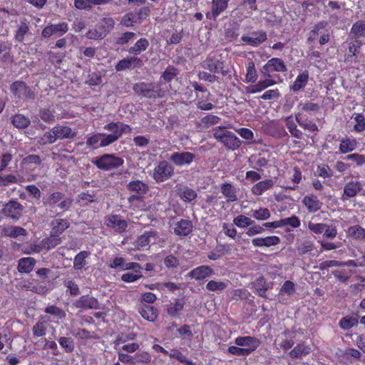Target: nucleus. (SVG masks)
<instances>
[{
    "label": "nucleus",
    "mask_w": 365,
    "mask_h": 365,
    "mask_svg": "<svg viewBox=\"0 0 365 365\" xmlns=\"http://www.w3.org/2000/svg\"><path fill=\"white\" fill-rule=\"evenodd\" d=\"M133 90L138 96L154 100L164 98L168 92L166 86L162 87V82L156 84L144 81L135 83L133 86Z\"/></svg>",
    "instance_id": "f257e3e1"
},
{
    "label": "nucleus",
    "mask_w": 365,
    "mask_h": 365,
    "mask_svg": "<svg viewBox=\"0 0 365 365\" xmlns=\"http://www.w3.org/2000/svg\"><path fill=\"white\" fill-rule=\"evenodd\" d=\"M213 137L224 146L231 150H237L242 142L232 131L226 130L225 127L218 126L213 129Z\"/></svg>",
    "instance_id": "f03ea898"
},
{
    "label": "nucleus",
    "mask_w": 365,
    "mask_h": 365,
    "mask_svg": "<svg viewBox=\"0 0 365 365\" xmlns=\"http://www.w3.org/2000/svg\"><path fill=\"white\" fill-rule=\"evenodd\" d=\"M98 169L101 170H112L120 168L124 163V160L115 154H103L92 160Z\"/></svg>",
    "instance_id": "7ed1b4c3"
},
{
    "label": "nucleus",
    "mask_w": 365,
    "mask_h": 365,
    "mask_svg": "<svg viewBox=\"0 0 365 365\" xmlns=\"http://www.w3.org/2000/svg\"><path fill=\"white\" fill-rule=\"evenodd\" d=\"M127 190L133 193L128 198L129 203L135 201H143L145 195L148 192V185L140 180H131L126 186Z\"/></svg>",
    "instance_id": "20e7f679"
},
{
    "label": "nucleus",
    "mask_w": 365,
    "mask_h": 365,
    "mask_svg": "<svg viewBox=\"0 0 365 365\" xmlns=\"http://www.w3.org/2000/svg\"><path fill=\"white\" fill-rule=\"evenodd\" d=\"M10 91L13 96L19 100L35 99V93L32 89L22 81H16L10 86Z\"/></svg>",
    "instance_id": "39448f33"
},
{
    "label": "nucleus",
    "mask_w": 365,
    "mask_h": 365,
    "mask_svg": "<svg viewBox=\"0 0 365 365\" xmlns=\"http://www.w3.org/2000/svg\"><path fill=\"white\" fill-rule=\"evenodd\" d=\"M202 67L208 70L210 73L215 75V73H220L222 76H225L228 71L225 68L224 61L218 59L215 56H208L202 61Z\"/></svg>",
    "instance_id": "423d86ee"
},
{
    "label": "nucleus",
    "mask_w": 365,
    "mask_h": 365,
    "mask_svg": "<svg viewBox=\"0 0 365 365\" xmlns=\"http://www.w3.org/2000/svg\"><path fill=\"white\" fill-rule=\"evenodd\" d=\"M105 225L115 232L122 234L125 232L128 222L122 218L120 215L111 214L105 217Z\"/></svg>",
    "instance_id": "0eeeda50"
},
{
    "label": "nucleus",
    "mask_w": 365,
    "mask_h": 365,
    "mask_svg": "<svg viewBox=\"0 0 365 365\" xmlns=\"http://www.w3.org/2000/svg\"><path fill=\"white\" fill-rule=\"evenodd\" d=\"M173 173V167L168 161L162 160L153 170V179L157 182H161L171 178Z\"/></svg>",
    "instance_id": "6e6552de"
},
{
    "label": "nucleus",
    "mask_w": 365,
    "mask_h": 365,
    "mask_svg": "<svg viewBox=\"0 0 365 365\" xmlns=\"http://www.w3.org/2000/svg\"><path fill=\"white\" fill-rule=\"evenodd\" d=\"M287 71V67L282 58H272L263 66L261 70L262 73L264 77H272L271 73L281 72L284 73Z\"/></svg>",
    "instance_id": "1a4fd4ad"
},
{
    "label": "nucleus",
    "mask_w": 365,
    "mask_h": 365,
    "mask_svg": "<svg viewBox=\"0 0 365 365\" xmlns=\"http://www.w3.org/2000/svg\"><path fill=\"white\" fill-rule=\"evenodd\" d=\"M267 40V34L264 30L260 29L251 32V36L242 35L241 42L242 45L257 47Z\"/></svg>",
    "instance_id": "9d476101"
},
{
    "label": "nucleus",
    "mask_w": 365,
    "mask_h": 365,
    "mask_svg": "<svg viewBox=\"0 0 365 365\" xmlns=\"http://www.w3.org/2000/svg\"><path fill=\"white\" fill-rule=\"evenodd\" d=\"M235 343L236 345L241 346L247 356L255 351L260 344L257 338L250 336H238L235 339Z\"/></svg>",
    "instance_id": "9b49d317"
},
{
    "label": "nucleus",
    "mask_w": 365,
    "mask_h": 365,
    "mask_svg": "<svg viewBox=\"0 0 365 365\" xmlns=\"http://www.w3.org/2000/svg\"><path fill=\"white\" fill-rule=\"evenodd\" d=\"M23 208L22 205L18 201L11 200L4 205L1 213L11 219L18 220L21 216Z\"/></svg>",
    "instance_id": "f8f14e48"
},
{
    "label": "nucleus",
    "mask_w": 365,
    "mask_h": 365,
    "mask_svg": "<svg viewBox=\"0 0 365 365\" xmlns=\"http://www.w3.org/2000/svg\"><path fill=\"white\" fill-rule=\"evenodd\" d=\"M230 0H212L211 9L205 14L207 19L216 21L225 11Z\"/></svg>",
    "instance_id": "ddd939ff"
},
{
    "label": "nucleus",
    "mask_w": 365,
    "mask_h": 365,
    "mask_svg": "<svg viewBox=\"0 0 365 365\" xmlns=\"http://www.w3.org/2000/svg\"><path fill=\"white\" fill-rule=\"evenodd\" d=\"M214 269L209 265H200L190 271L187 277L197 282H202L214 274Z\"/></svg>",
    "instance_id": "4468645a"
},
{
    "label": "nucleus",
    "mask_w": 365,
    "mask_h": 365,
    "mask_svg": "<svg viewBox=\"0 0 365 365\" xmlns=\"http://www.w3.org/2000/svg\"><path fill=\"white\" fill-rule=\"evenodd\" d=\"M135 335L133 334H129L128 335H124L123 334L119 335L115 341L116 349H122V351L128 353H133L137 351L139 348V344L135 342H131L125 344L128 339H133Z\"/></svg>",
    "instance_id": "2eb2a0df"
},
{
    "label": "nucleus",
    "mask_w": 365,
    "mask_h": 365,
    "mask_svg": "<svg viewBox=\"0 0 365 365\" xmlns=\"http://www.w3.org/2000/svg\"><path fill=\"white\" fill-rule=\"evenodd\" d=\"M143 66V60L137 56H130L120 60L115 65L116 71H123L126 69L140 68Z\"/></svg>",
    "instance_id": "dca6fc26"
},
{
    "label": "nucleus",
    "mask_w": 365,
    "mask_h": 365,
    "mask_svg": "<svg viewBox=\"0 0 365 365\" xmlns=\"http://www.w3.org/2000/svg\"><path fill=\"white\" fill-rule=\"evenodd\" d=\"M195 158V155L194 153L183 151L173 153L170 157V160L176 166L181 167L191 164Z\"/></svg>",
    "instance_id": "f3484780"
},
{
    "label": "nucleus",
    "mask_w": 365,
    "mask_h": 365,
    "mask_svg": "<svg viewBox=\"0 0 365 365\" xmlns=\"http://www.w3.org/2000/svg\"><path fill=\"white\" fill-rule=\"evenodd\" d=\"M302 203L306 207L309 213L317 212L323 205L322 202L313 193L305 195L302 200Z\"/></svg>",
    "instance_id": "a211bd4d"
},
{
    "label": "nucleus",
    "mask_w": 365,
    "mask_h": 365,
    "mask_svg": "<svg viewBox=\"0 0 365 365\" xmlns=\"http://www.w3.org/2000/svg\"><path fill=\"white\" fill-rule=\"evenodd\" d=\"M68 30V26L66 23H61L58 24H51L46 26L41 32V35L44 38H48L51 36L56 37L61 36L65 34Z\"/></svg>",
    "instance_id": "6ab92c4d"
},
{
    "label": "nucleus",
    "mask_w": 365,
    "mask_h": 365,
    "mask_svg": "<svg viewBox=\"0 0 365 365\" xmlns=\"http://www.w3.org/2000/svg\"><path fill=\"white\" fill-rule=\"evenodd\" d=\"M362 190V185L358 181H349L344 187L343 194L341 195V200L343 201L347 200L352 198Z\"/></svg>",
    "instance_id": "aec40b11"
},
{
    "label": "nucleus",
    "mask_w": 365,
    "mask_h": 365,
    "mask_svg": "<svg viewBox=\"0 0 365 365\" xmlns=\"http://www.w3.org/2000/svg\"><path fill=\"white\" fill-rule=\"evenodd\" d=\"M193 229L192 222L189 220L181 219L174 224V233L180 237H186L189 235Z\"/></svg>",
    "instance_id": "412c9836"
},
{
    "label": "nucleus",
    "mask_w": 365,
    "mask_h": 365,
    "mask_svg": "<svg viewBox=\"0 0 365 365\" xmlns=\"http://www.w3.org/2000/svg\"><path fill=\"white\" fill-rule=\"evenodd\" d=\"M158 232L155 230L145 231L143 234L139 236L136 241L135 245L138 249H148L150 247L151 238L155 240Z\"/></svg>",
    "instance_id": "4be33fe9"
},
{
    "label": "nucleus",
    "mask_w": 365,
    "mask_h": 365,
    "mask_svg": "<svg viewBox=\"0 0 365 365\" xmlns=\"http://www.w3.org/2000/svg\"><path fill=\"white\" fill-rule=\"evenodd\" d=\"M240 25L237 21L230 24L225 28L224 36L227 42L236 41L240 36Z\"/></svg>",
    "instance_id": "5701e85b"
},
{
    "label": "nucleus",
    "mask_w": 365,
    "mask_h": 365,
    "mask_svg": "<svg viewBox=\"0 0 365 365\" xmlns=\"http://www.w3.org/2000/svg\"><path fill=\"white\" fill-rule=\"evenodd\" d=\"M276 83V81L272 79L271 77H266L265 79L260 80L257 83L247 87V92L249 93H259Z\"/></svg>",
    "instance_id": "b1692460"
},
{
    "label": "nucleus",
    "mask_w": 365,
    "mask_h": 365,
    "mask_svg": "<svg viewBox=\"0 0 365 365\" xmlns=\"http://www.w3.org/2000/svg\"><path fill=\"white\" fill-rule=\"evenodd\" d=\"M61 242V238L52 233L48 237H46L41 240L40 244L36 247V250L40 252L42 250H49L54 248Z\"/></svg>",
    "instance_id": "393cba45"
},
{
    "label": "nucleus",
    "mask_w": 365,
    "mask_h": 365,
    "mask_svg": "<svg viewBox=\"0 0 365 365\" xmlns=\"http://www.w3.org/2000/svg\"><path fill=\"white\" fill-rule=\"evenodd\" d=\"M64 197V194L60 192H55L52 193L47 199L46 203L54 208L58 207L60 210H64L67 206L66 200H62Z\"/></svg>",
    "instance_id": "a878e982"
},
{
    "label": "nucleus",
    "mask_w": 365,
    "mask_h": 365,
    "mask_svg": "<svg viewBox=\"0 0 365 365\" xmlns=\"http://www.w3.org/2000/svg\"><path fill=\"white\" fill-rule=\"evenodd\" d=\"M308 81L309 72L307 70H304L297 76L293 83L290 86L291 91L296 93L304 89L306 87Z\"/></svg>",
    "instance_id": "bb28decb"
},
{
    "label": "nucleus",
    "mask_w": 365,
    "mask_h": 365,
    "mask_svg": "<svg viewBox=\"0 0 365 365\" xmlns=\"http://www.w3.org/2000/svg\"><path fill=\"white\" fill-rule=\"evenodd\" d=\"M220 190L227 202H233L237 200V190L232 183H222Z\"/></svg>",
    "instance_id": "cd10ccee"
},
{
    "label": "nucleus",
    "mask_w": 365,
    "mask_h": 365,
    "mask_svg": "<svg viewBox=\"0 0 365 365\" xmlns=\"http://www.w3.org/2000/svg\"><path fill=\"white\" fill-rule=\"evenodd\" d=\"M229 284L230 281L228 279L223 281L211 279L206 284L205 289L208 292L220 293L227 289L229 287Z\"/></svg>",
    "instance_id": "c85d7f7f"
},
{
    "label": "nucleus",
    "mask_w": 365,
    "mask_h": 365,
    "mask_svg": "<svg viewBox=\"0 0 365 365\" xmlns=\"http://www.w3.org/2000/svg\"><path fill=\"white\" fill-rule=\"evenodd\" d=\"M273 186V180L271 179H266L255 184L251 188V192L254 195H261L265 191L272 188Z\"/></svg>",
    "instance_id": "c756f323"
},
{
    "label": "nucleus",
    "mask_w": 365,
    "mask_h": 365,
    "mask_svg": "<svg viewBox=\"0 0 365 365\" xmlns=\"http://www.w3.org/2000/svg\"><path fill=\"white\" fill-rule=\"evenodd\" d=\"M29 21L26 19L21 21L17 26L16 30L15 31L14 39L16 41L22 43L25 39L26 35L29 34Z\"/></svg>",
    "instance_id": "7c9ffc66"
},
{
    "label": "nucleus",
    "mask_w": 365,
    "mask_h": 365,
    "mask_svg": "<svg viewBox=\"0 0 365 365\" xmlns=\"http://www.w3.org/2000/svg\"><path fill=\"white\" fill-rule=\"evenodd\" d=\"M2 235L4 237H9L11 238H16L19 236H26L27 234L26 230L19 226H9L1 229Z\"/></svg>",
    "instance_id": "2f4dec72"
},
{
    "label": "nucleus",
    "mask_w": 365,
    "mask_h": 365,
    "mask_svg": "<svg viewBox=\"0 0 365 365\" xmlns=\"http://www.w3.org/2000/svg\"><path fill=\"white\" fill-rule=\"evenodd\" d=\"M50 319L47 316L41 317L39 321L33 327V334L36 337L43 336L46 334L47 324Z\"/></svg>",
    "instance_id": "473e14b6"
},
{
    "label": "nucleus",
    "mask_w": 365,
    "mask_h": 365,
    "mask_svg": "<svg viewBox=\"0 0 365 365\" xmlns=\"http://www.w3.org/2000/svg\"><path fill=\"white\" fill-rule=\"evenodd\" d=\"M178 75V70L174 66H168L162 73L158 83L162 82V87L165 83H170Z\"/></svg>",
    "instance_id": "72a5a7b5"
},
{
    "label": "nucleus",
    "mask_w": 365,
    "mask_h": 365,
    "mask_svg": "<svg viewBox=\"0 0 365 365\" xmlns=\"http://www.w3.org/2000/svg\"><path fill=\"white\" fill-rule=\"evenodd\" d=\"M36 262V259L31 257L21 258L18 263V270L20 273H30Z\"/></svg>",
    "instance_id": "f704fd0d"
},
{
    "label": "nucleus",
    "mask_w": 365,
    "mask_h": 365,
    "mask_svg": "<svg viewBox=\"0 0 365 365\" xmlns=\"http://www.w3.org/2000/svg\"><path fill=\"white\" fill-rule=\"evenodd\" d=\"M149 41L146 38H140L135 42L133 46L128 48V51L130 54L137 56L145 51L149 47Z\"/></svg>",
    "instance_id": "c9c22d12"
},
{
    "label": "nucleus",
    "mask_w": 365,
    "mask_h": 365,
    "mask_svg": "<svg viewBox=\"0 0 365 365\" xmlns=\"http://www.w3.org/2000/svg\"><path fill=\"white\" fill-rule=\"evenodd\" d=\"M349 36L355 39L365 36V20H358L354 22L351 28Z\"/></svg>",
    "instance_id": "e433bc0d"
},
{
    "label": "nucleus",
    "mask_w": 365,
    "mask_h": 365,
    "mask_svg": "<svg viewBox=\"0 0 365 365\" xmlns=\"http://www.w3.org/2000/svg\"><path fill=\"white\" fill-rule=\"evenodd\" d=\"M357 140L355 138H346L341 140L339 150L342 154H346L354 150L357 147Z\"/></svg>",
    "instance_id": "4c0bfd02"
},
{
    "label": "nucleus",
    "mask_w": 365,
    "mask_h": 365,
    "mask_svg": "<svg viewBox=\"0 0 365 365\" xmlns=\"http://www.w3.org/2000/svg\"><path fill=\"white\" fill-rule=\"evenodd\" d=\"M346 232L349 237L355 240H365V229L359 225L349 227Z\"/></svg>",
    "instance_id": "58836bf2"
},
{
    "label": "nucleus",
    "mask_w": 365,
    "mask_h": 365,
    "mask_svg": "<svg viewBox=\"0 0 365 365\" xmlns=\"http://www.w3.org/2000/svg\"><path fill=\"white\" fill-rule=\"evenodd\" d=\"M89 251L80 252L73 259V268L76 270H82L87 264L86 259L90 256Z\"/></svg>",
    "instance_id": "ea45409f"
},
{
    "label": "nucleus",
    "mask_w": 365,
    "mask_h": 365,
    "mask_svg": "<svg viewBox=\"0 0 365 365\" xmlns=\"http://www.w3.org/2000/svg\"><path fill=\"white\" fill-rule=\"evenodd\" d=\"M295 120L300 127L310 132L318 131L316 123L312 120H307L302 114H295Z\"/></svg>",
    "instance_id": "a19ab883"
},
{
    "label": "nucleus",
    "mask_w": 365,
    "mask_h": 365,
    "mask_svg": "<svg viewBox=\"0 0 365 365\" xmlns=\"http://www.w3.org/2000/svg\"><path fill=\"white\" fill-rule=\"evenodd\" d=\"M299 112L296 114H302L304 116V113H308L309 115L312 113H317L320 110V106L319 103L312 102L300 103L298 105Z\"/></svg>",
    "instance_id": "79ce46f5"
},
{
    "label": "nucleus",
    "mask_w": 365,
    "mask_h": 365,
    "mask_svg": "<svg viewBox=\"0 0 365 365\" xmlns=\"http://www.w3.org/2000/svg\"><path fill=\"white\" fill-rule=\"evenodd\" d=\"M178 194L180 199L185 202H190L197 196L196 191L188 187L178 189Z\"/></svg>",
    "instance_id": "37998d69"
},
{
    "label": "nucleus",
    "mask_w": 365,
    "mask_h": 365,
    "mask_svg": "<svg viewBox=\"0 0 365 365\" xmlns=\"http://www.w3.org/2000/svg\"><path fill=\"white\" fill-rule=\"evenodd\" d=\"M11 123L18 129H24L29 127L31 120L22 114H16L11 118Z\"/></svg>",
    "instance_id": "c03bdc74"
},
{
    "label": "nucleus",
    "mask_w": 365,
    "mask_h": 365,
    "mask_svg": "<svg viewBox=\"0 0 365 365\" xmlns=\"http://www.w3.org/2000/svg\"><path fill=\"white\" fill-rule=\"evenodd\" d=\"M311 351V347L304 343L297 344L289 353L292 358L300 359Z\"/></svg>",
    "instance_id": "a18cd8bd"
},
{
    "label": "nucleus",
    "mask_w": 365,
    "mask_h": 365,
    "mask_svg": "<svg viewBox=\"0 0 365 365\" xmlns=\"http://www.w3.org/2000/svg\"><path fill=\"white\" fill-rule=\"evenodd\" d=\"M51 225V233L58 237L68 227V222L66 219H56L52 221Z\"/></svg>",
    "instance_id": "49530a36"
},
{
    "label": "nucleus",
    "mask_w": 365,
    "mask_h": 365,
    "mask_svg": "<svg viewBox=\"0 0 365 365\" xmlns=\"http://www.w3.org/2000/svg\"><path fill=\"white\" fill-rule=\"evenodd\" d=\"M140 312L144 319L150 322H153L158 316L157 309L150 304L143 305L141 307Z\"/></svg>",
    "instance_id": "de8ad7c7"
},
{
    "label": "nucleus",
    "mask_w": 365,
    "mask_h": 365,
    "mask_svg": "<svg viewBox=\"0 0 365 365\" xmlns=\"http://www.w3.org/2000/svg\"><path fill=\"white\" fill-rule=\"evenodd\" d=\"M314 248V245L312 241L305 240L299 242L297 245V250L299 255L302 256L306 254L310 253Z\"/></svg>",
    "instance_id": "09e8293b"
},
{
    "label": "nucleus",
    "mask_w": 365,
    "mask_h": 365,
    "mask_svg": "<svg viewBox=\"0 0 365 365\" xmlns=\"http://www.w3.org/2000/svg\"><path fill=\"white\" fill-rule=\"evenodd\" d=\"M285 123L287 129L292 136L297 139L302 138V133L297 128L296 123H294L292 116H289L285 119Z\"/></svg>",
    "instance_id": "8fccbe9b"
},
{
    "label": "nucleus",
    "mask_w": 365,
    "mask_h": 365,
    "mask_svg": "<svg viewBox=\"0 0 365 365\" xmlns=\"http://www.w3.org/2000/svg\"><path fill=\"white\" fill-rule=\"evenodd\" d=\"M293 174L291 178L292 182L294 183L293 186H288L287 187V190H295L298 186V185L301 182L302 179V173L300 168L297 166H295L292 169Z\"/></svg>",
    "instance_id": "3c124183"
},
{
    "label": "nucleus",
    "mask_w": 365,
    "mask_h": 365,
    "mask_svg": "<svg viewBox=\"0 0 365 365\" xmlns=\"http://www.w3.org/2000/svg\"><path fill=\"white\" fill-rule=\"evenodd\" d=\"M257 74L255 68V63L250 61L247 67L245 80L247 83H255L257 81Z\"/></svg>",
    "instance_id": "603ef678"
},
{
    "label": "nucleus",
    "mask_w": 365,
    "mask_h": 365,
    "mask_svg": "<svg viewBox=\"0 0 365 365\" xmlns=\"http://www.w3.org/2000/svg\"><path fill=\"white\" fill-rule=\"evenodd\" d=\"M316 175L326 179L331 178L333 176V172L328 165L322 164L317 165Z\"/></svg>",
    "instance_id": "864d4df0"
},
{
    "label": "nucleus",
    "mask_w": 365,
    "mask_h": 365,
    "mask_svg": "<svg viewBox=\"0 0 365 365\" xmlns=\"http://www.w3.org/2000/svg\"><path fill=\"white\" fill-rule=\"evenodd\" d=\"M233 222L238 227L245 228L253 225L255 222L243 215H240L234 218Z\"/></svg>",
    "instance_id": "5fc2aeb1"
},
{
    "label": "nucleus",
    "mask_w": 365,
    "mask_h": 365,
    "mask_svg": "<svg viewBox=\"0 0 365 365\" xmlns=\"http://www.w3.org/2000/svg\"><path fill=\"white\" fill-rule=\"evenodd\" d=\"M363 43L359 39H355L353 41L349 42V56L351 57L356 56L360 53L361 47L362 46Z\"/></svg>",
    "instance_id": "6e6d98bb"
},
{
    "label": "nucleus",
    "mask_w": 365,
    "mask_h": 365,
    "mask_svg": "<svg viewBox=\"0 0 365 365\" xmlns=\"http://www.w3.org/2000/svg\"><path fill=\"white\" fill-rule=\"evenodd\" d=\"M252 216L257 220H265L269 218L270 212L268 208H259L258 210H252Z\"/></svg>",
    "instance_id": "4d7b16f0"
},
{
    "label": "nucleus",
    "mask_w": 365,
    "mask_h": 365,
    "mask_svg": "<svg viewBox=\"0 0 365 365\" xmlns=\"http://www.w3.org/2000/svg\"><path fill=\"white\" fill-rule=\"evenodd\" d=\"M225 246L224 245H218L215 250H212L208 253V259L210 260H217L220 259L225 255Z\"/></svg>",
    "instance_id": "13d9d810"
},
{
    "label": "nucleus",
    "mask_w": 365,
    "mask_h": 365,
    "mask_svg": "<svg viewBox=\"0 0 365 365\" xmlns=\"http://www.w3.org/2000/svg\"><path fill=\"white\" fill-rule=\"evenodd\" d=\"M254 287L257 291L259 297H266L265 292L267 289V286L263 277H260L255 282Z\"/></svg>",
    "instance_id": "bf43d9fd"
},
{
    "label": "nucleus",
    "mask_w": 365,
    "mask_h": 365,
    "mask_svg": "<svg viewBox=\"0 0 365 365\" xmlns=\"http://www.w3.org/2000/svg\"><path fill=\"white\" fill-rule=\"evenodd\" d=\"M101 134L102 137L99 144L101 148L106 147L118 139L117 134H106L103 133H101Z\"/></svg>",
    "instance_id": "052dcab7"
},
{
    "label": "nucleus",
    "mask_w": 365,
    "mask_h": 365,
    "mask_svg": "<svg viewBox=\"0 0 365 365\" xmlns=\"http://www.w3.org/2000/svg\"><path fill=\"white\" fill-rule=\"evenodd\" d=\"M164 264L168 269H175L180 264L179 259L173 255L166 256L163 259Z\"/></svg>",
    "instance_id": "680f3d73"
},
{
    "label": "nucleus",
    "mask_w": 365,
    "mask_h": 365,
    "mask_svg": "<svg viewBox=\"0 0 365 365\" xmlns=\"http://www.w3.org/2000/svg\"><path fill=\"white\" fill-rule=\"evenodd\" d=\"M334 277L341 282H346L351 277V272L346 269H336L332 271Z\"/></svg>",
    "instance_id": "e2e57ef3"
},
{
    "label": "nucleus",
    "mask_w": 365,
    "mask_h": 365,
    "mask_svg": "<svg viewBox=\"0 0 365 365\" xmlns=\"http://www.w3.org/2000/svg\"><path fill=\"white\" fill-rule=\"evenodd\" d=\"M141 277H143L142 272H128L125 274H123L121 276V280L124 282L130 283L134 282L138 279H140Z\"/></svg>",
    "instance_id": "0e129e2a"
},
{
    "label": "nucleus",
    "mask_w": 365,
    "mask_h": 365,
    "mask_svg": "<svg viewBox=\"0 0 365 365\" xmlns=\"http://www.w3.org/2000/svg\"><path fill=\"white\" fill-rule=\"evenodd\" d=\"M356 122L354 130L356 132L361 133L365 130V117L362 113H357L354 117Z\"/></svg>",
    "instance_id": "69168bd1"
},
{
    "label": "nucleus",
    "mask_w": 365,
    "mask_h": 365,
    "mask_svg": "<svg viewBox=\"0 0 365 365\" xmlns=\"http://www.w3.org/2000/svg\"><path fill=\"white\" fill-rule=\"evenodd\" d=\"M135 36V34L132 31H126L121 34L120 36L116 38L115 43L118 45L127 44L131 39Z\"/></svg>",
    "instance_id": "338daca9"
},
{
    "label": "nucleus",
    "mask_w": 365,
    "mask_h": 365,
    "mask_svg": "<svg viewBox=\"0 0 365 365\" xmlns=\"http://www.w3.org/2000/svg\"><path fill=\"white\" fill-rule=\"evenodd\" d=\"M102 134L101 133H98L96 134H93V135L88 137L86 140V145L89 147H91L93 149H96L100 147L99 144L101 143Z\"/></svg>",
    "instance_id": "774afa93"
}]
</instances>
